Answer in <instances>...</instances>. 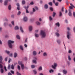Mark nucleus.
Masks as SVG:
<instances>
[{
  "mask_svg": "<svg viewBox=\"0 0 75 75\" xmlns=\"http://www.w3.org/2000/svg\"><path fill=\"white\" fill-rule=\"evenodd\" d=\"M14 42V41H13L11 40H9L8 41V43L9 48H12L13 45L11 44V43H12V44H13Z\"/></svg>",
  "mask_w": 75,
  "mask_h": 75,
  "instance_id": "obj_1",
  "label": "nucleus"
},
{
  "mask_svg": "<svg viewBox=\"0 0 75 75\" xmlns=\"http://www.w3.org/2000/svg\"><path fill=\"white\" fill-rule=\"evenodd\" d=\"M40 35H42V38H44L46 36V33L45 31L41 30L40 33Z\"/></svg>",
  "mask_w": 75,
  "mask_h": 75,
  "instance_id": "obj_2",
  "label": "nucleus"
},
{
  "mask_svg": "<svg viewBox=\"0 0 75 75\" xmlns=\"http://www.w3.org/2000/svg\"><path fill=\"white\" fill-rule=\"evenodd\" d=\"M18 63L19 65H21L22 69H24V64H22L21 62L20 61L18 62Z\"/></svg>",
  "mask_w": 75,
  "mask_h": 75,
  "instance_id": "obj_3",
  "label": "nucleus"
},
{
  "mask_svg": "<svg viewBox=\"0 0 75 75\" xmlns=\"http://www.w3.org/2000/svg\"><path fill=\"white\" fill-rule=\"evenodd\" d=\"M0 68H1V72L2 74H3L4 72V71L3 69V65L1 64H0Z\"/></svg>",
  "mask_w": 75,
  "mask_h": 75,
  "instance_id": "obj_4",
  "label": "nucleus"
},
{
  "mask_svg": "<svg viewBox=\"0 0 75 75\" xmlns=\"http://www.w3.org/2000/svg\"><path fill=\"white\" fill-rule=\"evenodd\" d=\"M57 66V63H54V65L52 66V67L53 68V69H55L56 67Z\"/></svg>",
  "mask_w": 75,
  "mask_h": 75,
  "instance_id": "obj_5",
  "label": "nucleus"
},
{
  "mask_svg": "<svg viewBox=\"0 0 75 75\" xmlns=\"http://www.w3.org/2000/svg\"><path fill=\"white\" fill-rule=\"evenodd\" d=\"M71 6H69V8L70 9L72 10L73 9V8H75V7L72 4H70Z\"/></svg>",
  "mask_w": 75,
  "mask_h": 75,
  "instance_id": "obj_6",
  "label": "nucleus"
},
{
  "mask_svg": "<svg viewBox=\"0 0 75 75\" xmlns=\"http://www.w3.org/2000/svg\"><path fill=\"white\" fill-rule=\"evenodd\" d=\"M69 13H68V15L70 17H71V16H72V12L71 11V10H69Z\"/></svg>",
  "mask_w": 75,
  "mask_h": 75,
  "instance_id": "obj_7",
  "label": "nucleus"
},
{
  "mask_svg": "<svg viewBox=\"0 0 75 75\" xmlns=\"http://www.w3.org/2000/svg\"><path fill=\"white\" fill-rule=\"evenodd\" d=\"M11 1V0H6L5 1L4 3L5 6H7L8 1Z\"/></svg>",
  "mask_w": 75,
  "mask_h": 75,
  "instance_id": "obj_8",
  "label": "nucleus"
},
{
  "mask_svg": "<svg viewBox=\"0 0 75 75\" xmlns=\"http://www.w3.org/2000/svg\"><path fill=\"white\" fill-rule=\"evenodd\" d=\"M23 20L25 22H26V21H27L28 20V18L26 16H24L23 17Z\"/></svg>",
  "mask_w": 75,
  "mask_h": 75,
  "instance_id": "obj_9",
  "label": "nucleus"
},
{
  "mask_svg": "<svg viewBox=\"0 0 75 75\" xmlns=\"http://www.w3.org/2000/svg\"><path fill=\"white\" fill-rule=\"evenodd\" d=\"M67 33L68 34L67 35V38L68 39H69V38H70V37L69 36V35H70V33H69V32H67Z\"/></svg>",
  "mask_w": 75,
  "mask_h": 75,
  "instance_id": "obj_10",
  "label": "nucleus"
},
{
  "mask_svg": "<svg viewBox=\"0 0 75 75\" xmlns=\"http://www.w3.org/2000/svg\"><path fill=\"white\" fill-rule=\"evenodd\" d=\"M3 61V57L2 56H0V63L3 64V62H2Z\"/></svg>",
  "mask_w": 75,
  "mask_h": 75,
  "instance_id": "obj_11",
  "label": "nucleus"
},
{
  "mask_svg": "<svg viewBox=\"0 0 75 75\" xmlns=\"http://www.w3.org/2000/svg\"><path fill=\"white\" fill-rule=\"evenodd\" d=\"M29 30L30 31H32L33 30V26H30L29 27Z\"/></svg>",
  "mask_w": 75,
  "mask_h": 75,
  "instance_id": "obj_12",
  "label": "nucleus"
},
{
  "mask_svg": "<svg viewBox=\"0 0 75 75\" xmlns=\"http://www.w3.org/2000/svg\"><path fill=\"white\" fill-rule=\"evenodd\" d=\"M44 7L46 9H47V8H48V6L47 4H45L44 6Z\"/></svg>",
  "mask_w": 75,
  "mask_h": 75,
  "instance_id": "obj_13",
  "label": "nucleus"
},
{
  "mask_svg": "<svg viewBox=\"0 0 75 75\" xmlns=\"http://www.w3.org/2000/svg\"><path fill=\"white\" fill-rule=\"evenodd\" d=\"M56 41H57V43H58V44H60L61 43V40H59V39L57 40Z\"/></svg>",
  "mask_w": 75,
  "mask_h": 75,
  "instance_id": "obj_14",
  "label": "nucleus"
},
{
  "mask_svg": "<svg viewBox=\"0 0 75 75\" xmlns=\"http://www.w3.org/2000/svg\"><path fill=\"white\" fill-rule=\"evenodd\" d=\"M17 6H18L17 9H18V10H20V5L18 4H17Z\"/></svg>",
  "mask_w": 75,
  "mask_h": 75,
  "instance_id": "obj_15",
  "label": "nucleus"
},
{
  "mask_svg": "<svg viewBox=\"0 0 75 75\" xmlns=\"http://www.w3.org/2000/svg\"><path fill=\"white\" fill-rule=\"evenodd\" d=\"M68 59L69 61H71V58L70 55H68Z\"/></svg>",
  "mask_w": 75,
  "mask_h": 75,
  "instance_id": "obj_16",
  "label": "nucleus"
},
{
  "mask_svg": "<svg viewBox=\"0 0 75 75\" xmlns=\"http://www.w3.org/2000/svg\"><path fill=\"white\" fill-rule=\"evenodd\" d=\"M35 10H33V12H30V14L31 15L33 14H34V12H35Z\"/></svg>",
  "mask_w": 75,
  "mask_h": 75,
  "instance_id": "obj_17",
  "label": "nucleus"
},
{
  "mask_svg": "<svg viewBox=\"0 0 75 75\" xmlns=\"http://www.w3.org/2000/svg\"><path fill=\"white\" fill-rule=\"evenodd\" d=\"M63 72L64 74H66L67 73V70H64L63 71Z\"/></svg>",
  "mask_w": 75,
  "mask_h": 75,
  "instance_id": "obj_18",
  "label": "nucleus"
},
{
  "mask_svg": "<svg viewBox=\"0 0 75 75\" xmlns=\"http://www.w3.org/2000/svg\"><path fill=\"white\" fill-rule=\"evenodd\" d=\"M20 29L22 33H24V31L23 30V28L21 27H20Z\"/></svg>",
  "mask_w": 75,
  "mask_h": 75,
  "instance_id": "obj_19",
  "label": "nucleus"
},
{
  "mask_svg": "<svg viewBox=\"0 0 75 75\" xmlns=\"http://www.w3.org/2000/svg\"><path fill=\"white\" fill-rule=\"evenodd\" d=\"M38 69L39 71H42V68L41 66H40L39 67Z\"/></svg>",
  "mask_w": 75,
  "mask_h": 75,
  "instance_id": "obj_20",
  "label": "nucleus"
},
{
  "mask_svg": "<svg viewBox=\"0 0 75 75\" xmlns=\"http://www.w3.org/2000/svg\"><path fill=\"white\" fill-rule=\"evenodd\" d=\"M43 55L44 57H47V53L45 52H44Z\"/></svg>",
  "mask_w": 75,
  "mask_h": 75,
  "instance_id": "obj_21",
  "label": "nucleus"
},
{
  "mask_svg": "<svg viewBox=\"0 0 75 75\" xmlns=\"http://www.w3.org/2000/svg\"><path fill=\"white\" fill-rule=\"evenodd\" d=\"M55 25L56 26H57L58 27H59V23L58 22L56 23Z\"/></svg>",
  "mask_w": 75,
  "mask_h": 75,
  "instance_id": "obj_22",
  "label": "nucleus"
},
{
  "mask_svg": "<svg viewBox=\"0 0 75 75\" xmlns=\"http://www.w3.org/2000/svg\"><path fill=\"white\" fill-rule=\"evenodd\" d=\"M33 54L34 55H37V52H36V51H33Z\"/></svg>",
  "mask_w": 75,
  "mask_h": 75,
  "instance_id": "obj_23",
  "label": "nucleus"
},
{
  "mask_svg": "<svg viewBox=\"0 0 75 75\" xmlns=\"http://www.w3.org/2000/svg\"><path fill=\"white\" fill-rule=\"evenodd\" d=\"M35 37H36L37 38H38V37H39V35L38 34L35 33Z\"/></svg>",
  "mask_w": 75,
  "mask_h": 75,
  "instance_id": "obj_24",
  "label": "nucleus"
},
{
  "mask_svg": "<svg viewBox=\"0 0 75 75\" xmlns=\"http://www.w3.org/2000/svg\"><path fill=\"white\" fill-rule=\"evenodd\" d=\"M38 10V8L37 7V6H35L34 7V8H33V10Z\"/></svg>",
  "mask_w": 75,
  "mask_h": 75,
  "instance_id": "obj_25",
  "label": "nucleus"
},
{
  "mask_svg": "<svg viewBox=\"0 0 75 75\" xmlns=\"http://www.w3.org/2000/svg\"><path fill=\"white\" fill-rule=\"evenodd\" d=\"M59 17H61V16H62V12H61V11L59 12Z\"/></svg>",
  "mask_w": 75,
  "mask_h": 75,
  "instance_id": "obj_26",
  "label": "nucleus"
},
{
  "mask_svg": "<svg viewBox=\"0 0 75 75\" xmlns=\"http://www.w3.org/2000/svg\"><path fill=\"white\" fill-rule=\"evenodd\" d=\"M55 34L57 37H59V34L58 33H56Z\"/></svg>",
  "mask_w": 75,
  "mask_h": 75,
  "instance_id": "obj_27",
  "label": "nucleus"
},
{
  "mask_svg": "<svg viewBox=\"0 0 75 75\" xmlns=\"http://www.w3.org/2000/svg\"><path fill=\"white\" fill-rule=\"evenodd\" d=\"M48 4L50 6H52V2H50L48 3Z\"/></svg>",
  "mask_w": 75,
  "mask_h": 75,
  "instance_id": "obj_28",
  "label": "nucleus"
},
{
  "mask_svg": "<svg viewBox=\"0 0 75 75\" xmlns=\"http://www.w3.org/2000/svg\"><path fill=\"white\" fill-rule=\"evenodd\" d=\"M28 6H24V8L26 10H27L28 8Z\"/></svg>",
  "mask_w": 75,
  "mask_h": 75,
  "instance_id": "obj_29",
  "label": "nucleus"
},
{
  "mask_svg": "<svg viewBox=\"0 0 75 75\" xmlns=\"http://www.w3.org/2000/svg\"><path fill=\"white\" fill-rule=\"evenodd\" d=\"M14 57L16 58V57L17 56V54L16 52L14 53Z\"/></svg>",
  "mask_w": 75,
  "mask_h": 75,
  "instance_id": "obj_30",
  "label": "nucleus"
},
{
  "mask_svg": "<svg viewBox=\"0 0 75 75\" xmlns=\"http://www.w3.org/2000/svg\"><path fill=\"white\" fill-rule=\"evenodd\" d=\"M16 38H17L18 39H20V36H19V35H16Z\"/></svg>",
  "mask_w": 75,
  "mask_h": 75,
  "instance_id": "obj_31",
  "label": "nucleus"
},
{
  "mask_svg": "<svg viewBox=\"0 0 75 75\" xmlns=\"http://www.w3.org/2000/svg\"><path fill=\"white\" fill-rule=\"evenodd\" d=\"M19 29V28H18V27L17 26H15V30H18Z\"/></svg>",
  "mask_w": 75,
  "mask_h": 75,
  "instance_id": "obj_32",
  "label": "nucleus"
},
{
  "mask_svg": "<svg viewBox=\"0 0 75 75\" xmlns=\"http://www.w3.org/2000/svg\"><path fill=\"white\" fill-rule=\"evenodd\" d=\"M55 15H56V13L54 12H53V13L52 15V16L53 17H54L55 16Z\"/></svg>",
  "mask_w": 75,
  "mask_h": 75,
  "instance_id": "obj_33",
  "label": "nucleus"
},
{
  "mask_svg": "<svg viewBox=\"0 0 75 75\" xmlns=\"http://www.w3.org/2000/svg\"><path fill=\"white\" fill-rule=\"evenodd\" d=\"M8 8L9 10H11V5H9Z\"/></svg>",
  "mask_w": 75,
  "mask_h": 75,
  "instance_id": "obj_34",
  "label": "nucleus"
},
{
  "mask_svg": "<svg viewBox=\"0 0 75 75\" xmlns=\"http://www.w3.org/2000/svg\"><path fill=\"white\" fill-rule=\"evenodd\" d=\"M49 72L50 73H52V72H54V70L52 69L50 70Z\"/></svg>",
  "mask_w": 75,
  "mask_h": 75,
  "instance_id": "obj_35",
  "label": "nucleus"
},
{
  "mask_svg": "<svg viewBox=\"0 0 75 75\" xmlns=\"http://www.w3.org/2000/svg\"><path fill=\"white\" fill-rule=\"evenodd\" d=\"M22 3L23 4H24L25 3V1L24 0H23L22 2Z\"/></svg>",
  "mask_w": 75,
  "mask_h": 75,
  "instance_id": "obj_36",
  "label": "nucleus"
},
{
  "mask_svg": "<svg viewBox=\"0 0 75 75\" xmlns=\"http://www.w3.org/2000/svg\"><path fill=\"white\" fill-rule=\"evenodd\" d=\"M33 63H34V64H37V61L35 60H33Z\"/></svg>",
  "mask_w": 75,
  "mask_h": 75,
  "instance_id": "obj_37",
  "label": "nucleus"
},
{
  "mask_svg": "<svg viewBox=\"0 0 75 75\" xmlns=\"http://www.w3.org/2000/svg\"><path fill=\"white\" fill-rule=\"evenodd\" d=\"M31 67L32 68H35V66L34 65H31Z\"/></svg>",
  "mask_w": 75,
  "mask_h": 75,
  "instance_id": "obj_38",
  "label": "nucleus"
},
{
  "mask_svg": "<svg viewBox=\"0 0 75 75\" xmlns=\"http://www.w3.org/2000/svg\"><path fill=\"white\" fill-rule=\"evenodd\" d=\"M11 68L12 69H14V65H13V64L11 66Z\"/></svg>",
  "mask_w": 75,
  "mask_h": 75,
  "instance_id": "obj_39",
  "label": "nucleus"
},
{
  "mask_svg": "<svg viewBox=\"0 0 75 75\" xmlns=\"http://www.w3.org/2000/svg\"><path fill=\"white\" fill-rule=\"evenodd\" d=\"M49 19L50 20V21H51L52 20V17L51 16H50L49 17Z\"/></svg>",
  "mask_w": 75,
  "mask_h": 75,
  "instance_id": "obj_40",
  "label": "nucleus"
},
{
  "mask_svg": "<svg viewBox=\"0 0 75 75\" xmlns=\"http://www.w3.org/2000/svg\"><path fill=\"white\" fill-rule=\"evenodd\" d=\"M20 48L22 50V51H23V46H20Z\"/></svg>",
  "mask_w": 75,
  "mask_h": 75,
  "instance_id": "obj_41",
  "label": "nucleus"
},
{
  "mask_svg": "<svg viewBox=\"0 0 75 75\" xmlns=\"http://www.w3.org/2000/svg\"><path fill=\"white\" fill-rule=\"evenodd\" d=\"M36 24H37V25H40V23L38 21H37Z\"/></svg>",
  "mask_w": 75,
  "mask_h": 75,
  "instance_id": "obj_42",
  "label": "nucleus"
},
{
  "mask_svg": "<svg viewBox=\"0 0 75 75\" xmlns=\"http://www.w3.org/2000/svg\"><path fill=\"white\" fill-rule=\"evenodd\" d=\"M34 73L35 74H37V71L36 70H34L33 71Z\"/></svg>",
  "mask_w": 75,
  "mask_h": 75,
  "instance_id": "obj_43",
  "label": "nucleus"
},
{
  "mask_svg": "<svg viewBox=\"0 0 75 75\" xmlns=\"http://www.w3.org/2000/svg\"><path fill=\"white\" fill-rule=\"evenodd\" d=\"M11 23L12 24V25H14V21H11Z\"/></svg>",
  "mask_w": 75,
  "mask_h": 75,
  "instance_id": "obj_44",
  "label": "nucleus"
},
{
  "mask_svg": "<svg viewBox=\"0 0 75 75\" xmlns=\"http://www.w3.org/2000/svg\"><path fill=\"white\" fill-rule=\"evenodd\" d=\"M20 14H21V12L19 11L18 13L17 14L18 16H19V15H20Z\"/></svg>",
  "mask_w": 75,
  "mask_h": 75,
  "instance_id": "obj_45",
  "label": "nucleus"
},
{
  "mask_svg": "<svg viewBox=\"0 0 75 75\" xmlns=\"http://www.w3.org/2000/svg\"><path fill=\"white\" fill-rule=\"evenodd\" d=\"M55 4L56 6H58V2H56L55 3Z\"/></svg>",
  "mask_w": 75,
  "mask_h": 75,
  "instance_id": "obj_46",
  "label": "nucleus"
},
{
  "mask_svg": "<svg viewBox=\"0 0 75 75\" xmlns=\"http://www.w3.org/2000/svg\"><path fill=\"white\" fill-rule=\"evenodd\" d=\"M6 53H7V54H10V52H9L8 51L6 50Z\"/></svg>",
  "mask_w": 75,
  "mask_h": 75,
  "instance_id": "obj_47",
  "label": "nucleus"
},
{
  "mask_svg": "<svg viewBox=\"0 0 75 75\" xmlns=\"http://www.w3.org/2000/svg\"><path fill=\"white\" fill-rule=\"evenodd\" d=\"M8 69H10V65L9 64L8 68Z\"/></svg>",
  "mask_w": 75,
  "mask_h": 75,
  "instance_id": "obj_48",
  "label": "nucleus"
},
{
  "mask_svg": "<svg viewBox=\"0 0 75 75\" xmlns=\"http://www.w3.org/2000/svg\"><path fill=\"white\" fill-rule=\"evenodd\" d=\"M4 25L5 26V27H6V25H7V23H5L4 24Z\"/></svg>",
  "mask_w": 75,
  "mask_h": 75,
  "instance_id": "obj_49",
  "label": "nucleus"
},
{
  "mask_svg": "<svg viewBox=\"0 0 75 75\" xmlns=\"http://www.w3.org/2000/svg\"><path fill=\"white\" fill-rule=\"evenodd\" d=\"M18 70L20 69V67L19 65L18 66Z\"/></svg>",
  "mask_w": 75,
  "mask_h": 75,
  "instance_id": "obj_50",
  "label": "nucleus"
},
{
  "mask_svg": "<svg viewBox=\"0 0 75 75\" xmlns=\"http://www.w3.org/2000/svg\"><path fill=\"white\" fill-rule=\"evenodd\" d=\"M11 72L13 74H14V71H13L11 70Z\"/></svg>",
  "mask_w": 75,
  "mask_h": 75,
  "instance_id": "obj_51",
  "label": "nucleus"
},
{
  "mask_svg": "<svg viewBox=\"0 0 75 75\" xmlns=\"http://www.w3.org/2000/svg\"><path fill=\"white\" fill-rule=\"evenodd\" d=\"M73 15L74 17L75 18V12H74L73 13Z\"/></svg>",
  "mask_w": 75,
  "mask_h": 75,
  "instance_id": "obj_52",
  "label": "nucleus"
},
{
  "mask_svg": "<svg viewBox=\"0 0 75 75\" xmlns=\"http://www.w3.org/2000/svg\"><path fill=\"white\" fill-rule=\"evenodd\" d=\"M50 10H54V8L52 7H51L50 8Z\"/></svg>",
  "mask_w": 75,
  "mask_h": 75,
  "instance_id": "obj_53",
  "label": "nucleus"
},
{
  "mask_svg": "<svg viewBox=\"0 0 75 75\" xmlns=\"http://www.w3.org/2000/svg\"><path fill=\"white\" fill-rule=\"evenodd\" d=\"M68 52L69 54H70V53H71V52H72V51L71 50H69Z\"/></svg>",
  "mask_w": 75,
  "mask_h": 75,
  "instance_id": "obj_54",
  "label": "nucleus"
},
{
  "mask_svg": "<svg viewBox=\"0 0 75 75\" xmlns=\"http://www.w3.org/2000/svg\"><path fill=\"white\" fill-rule=\"evenodd\" d=\"M16 74L17 75H21V74H20V73H18V72H17Z\"/></svg>",
  "mask_w": 75,
  "mask_h": 75,
  "instance_id": "obj_55",
  "label": "nucleus"
},
{
  "mask_svg": "<svg viewBox=\"0 0 75 75\" xmlns=\"http://www.w3.org/2000/svg\"><path fill=\"white\" fill-rule=\"evenodd\" d=\"M11 17L12 18H14V15H12L11 16Z\"/></svg>",
  "mask_w": 75,
  "mask_h": 75,
  "instance_id": "obj_56",
  "label": "nucleus"
},
{
  "mask_svg": "<svg viewBox=\"0 0 75 75\" xmlns=\"http://www.w3.org/2000/svg\"><path fill=\"white\" fill-rule=\"evenodd\" d=\"M30 4H31V5H33V4H34V3L33 2H31L30 3Z\"/></svg>",
  "mask_w": 75,
  "mask_h": 75,
  "instance_id": "obj_57",
  "label": "nucleus"
},
{
  "mask_svg": "<svg viewBox=\"0 0 75 75\" xmlns=\"http://www.w3.org/2000/svg\"><path fill=\"white\" fill-rule=\"evenodd\" d=\"M62 10H66V9L64 7H62Z\"/></svg>",
  "mask_w": 75,
  "mask_h": 75,
  "instance_id": "obj_58",
  "label": "nucleus"
},
{
  "mask_svg": "<svg viewBox=\"0 0 75 75\" xmlns=\"http://www.w3.org/2000/svg\"><path fill=\"white\" fill-rule=\"evenodd\" d=\"M73 30L74 33H75V27L73 28Z\"/></svg>",
  "mask_w": 75,
  "mask_h": 75,
  "instance_id": "obj_59",
  "label": "nucleus"
},
{
  "mask_svg": "<svg viewBox=\"0 0 75 75\" xmlns=\"http://www.w3.org/2000/svg\"><path fill=\"white\" fill-rule=\"evenodd\" d=\"M5 61H7V57H6L5 59Z\"/></svg>",
  "mask_w": 75,
  "mask_h": 75,
  "instance_id": "obj_60",
  "label": "nucleus"
},
{
  "mask_svg": "<svg viewBox=\"0 0 75 75\" xmlns=\"http://www.w3.org/2000/svg\"><path fill=\"white\" fill-rule=\"evenodd\" d=\"M24 46L26 48H27V47H28L27 45L26 44H24Z\"/></svg>",
  "mask_w": 75,
  "mask_h": 75,
  "instance_id": "obj_61",
  "label": "nucleus"
},
{
  "mask_svg": "<svg viewBox=\"0 0 75 75\" xmlns=\"http://www.w3.org/2000/svg\"><path fill=\"white\" fill-rule=\"evenodd\" d=\"M42 2H43V1H40V4H42Z\"/></svg>",
  "mask_w": 75,
  "mask_h": 75,
  "instance_id": "obj_62",
  "label": "nucleus"
},
{
  "mask_svg": "<svg viewBox=\"0 0 75 75\" xmlns=\"http://www.w3.org/2000/svg\"><path fill=\"white\" fill-rule=\"evenodd\" d=\"M73 61L74 62H75V57H74Z\"/></svg>",
  "mask_w": 75,
  "mask_h": 75,
  "instance_id": "obj_63",
  "label": "nucleus"
},
{
  "mask_svg": "<svg viewBox=\"0 0 75 75\" xmlns=\"http://www.w3.org/2000/svg\"><path fill=\"white\" fill-rule=\"evenodd\" d=\"M8 75H12V74H11V73H8Z\"/></svg>",
  "mask_w": 75,
  "mask_h": 75,
  "instance_id": "obj_64",
  "label": "nucleus"
}]
</instances>
